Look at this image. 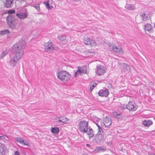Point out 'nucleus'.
I'll return each instance as SVG.
<instances>
[{"instance_id": "cd10ccee", "label": "nucleus", "mask_w": 155, "mask_h": 155, "mask_svg": "<svg viewBox=\"0 0 155 155\" xmlns=\"http://www.w3.org/2000/svg\"><path fill=\"white\" fill-rule=\"evenodd\" d=\"M90 38L87 37L85 38L84 40V42L85 44L87 45H89L91 43H90Z\"/></svg>"}, {"instance_id": "412c9836", "label": "nucleus", "mask_w": 155, "mask_h": 155, "mask_svg": "<svg viewBox=\"0 0 155 155\" xmlns=\"http://www.w3.org/2000/svg\"><path fill=\"white\" fill-rule=\"evenodd\" d=\"M13 0H6L5 6L7 8L11 7L12 5Z\"/></svg>"}, {"instance_id": "f3484780", "label": "nucleus", "mask_w": 155, "mask_h": 155, "mask_svg": "<svg viewBox=\"0 0 155 155\" xmlns=\"http://www.w3.org/2000/svg\"><path fill=\"white\" fill-rule=\"evenodd\" d=\"M144 29L145 31H147L149 33L153 32V28L150 24H147L144 26Z\"/></svg>"}, {"instance_id": "20e7f679", "label": "nucleus", "mask_w": 155, "mask_h": 155, "mask_svg": "<svg viewBox=\"0 0 155 155\" xmlns=\"http://www.w3.org/2000/svg\"><path fill=\"white\" fill-rule=\"evenodd\" d=\"M6 20L7 23L11 28H13L18 26V25L17 23V20L11 15H9L7 17Z\"/></svg>"}, {"instance_id": "5701e85b", "label": "nucleus", "mask_w": 155, "mask_h": 155, "mask_svg": "<svg viewBox=\"0 0 155 155\" xmlns=\"http://www.w3.org/2000/svg\"><path fill=\"white\" fill-rule=\"evenodd\" d=\"M125 7L128 10H132L135 8V6L133 4H127Z\"/></svg>"}, {"instance_id": "0eeeda50", "label": "nucleus", "mask_w": 155, "mask_h": 155, "mask_svg": "<svg viewBox=\"0 0 155 155\" xmlns=\"http://www.w3.org/2000/svg\"><path fill=\"white\" fill-rule=\"evenodd\" d=\"M86 69L87 67L86 66L78 67V70L75 73V76L76 77L79 75L86 74L87 72Z\"/></svg>"}, {"instance_id": "a211bd4d", "label": "nucleus", "mask_w": 155, "mask_h": 155, "mask_svg": "<svg viewBox=\"0 0 155 155\" xmlns=\"http://www.w3.org/2000/svg\"><path fill=\"white\" fill-rule=\"evenodd\" d=\"M104 135V134H97L95 136V140L101 141L103 139Z\"/></svg>"}, {"instance_id": "c9c22d12", "label": "nucleus", "mask_w": 155, "mask_h": 155, "mask_svg": "<svg viewBox=\"0 0 155 155\" xmlns=\"http://www.w3.org/2000/svg\"><path fill=\"white\" fill-rule=\"evenodd\" d=\"M124 67H126V69L128 70L130 69V67L129 66L127 65V64H124Z\"/></svg>"}, {"instance_id": "ddd939ff", "label": "nucleus", "mask_w": 155, "mask_h": 155, "mask_svg": "<svg viewBox=\"0 0 155 155\" xmlns=\"http://www.w3.org/2000/svg\"><path fill=\"white\" fill-rule=\"evenodd\" d=\"M138 16L141 18L142 21H146L150 19V17L144 12H140Z\"/></svg>"}, {"instance_id": "473e14b6", "label": "nucleus", "mask_w": 155, "mask_h": 155, "mask_svg": "<svg viewBox=\"0 0 155 155\" xmlns=\"http://www.w3.org/2000/svg\"><path fill=\"white\" fill-rule=\"evenodd\" d=\"M90 43L91 44H90L92 46H95L96 45V43L95 41L94 40H92L90 39Z\"/></svg>"}, {"instance_id": "4c0bfd02", "label": "nucleus", "mask_w": 155, "mask_h": 155, "mask_svg": "<svg viewBox=\"0 0 155 155\" xmlns=\"http://www.w3.org/2000/svg\"><path fill=\"white\" fill-rule=\"evenodd\" d=\"M4 139H5V138L4 136H0V139L3 140Z\"/></svg>"}, {"instance_id": "72a5a7b5", "label": "nucleus", "mask_w": 155, "mask_h": 155, "mask_svg": "<svg viewBox=\"0 0 155 155\" xmlns=\"http://www.w3.org/2000/svg\"><path fill=\"white\" fill-rule=\"evenodd\" d=\"M37 11L39 12L40 10L39 5V4H36L33 6Z\"/></svg>"}, {"instance_id": "1a4fd4ad", "label": "nucleus", "mask_w": 155, "mask_h": 155, "mask_svg": "<svg viewBox=\"0 0 155 155\" xmlns=\"http://www.w3.org/2000/svg\"><path fill=\"white\" fill-rule=\"evenodd\" d=\"M106 72V68L102 65L97 67L96 74L99 76L104 74Z\"/></svg>"}, {"instance_id": "f704fd0d", "label": "nucleus", "mask_w": 155, "mask_h": 155, "mask_svg": "<svg viewBox=\"0 0 155 155\" xmlns=\"http://www.w3.org/2000/svg\"><path fill=\"white\" fill-rule=\"evenodd\" d=\"M15 10H10L8 11V13L9 14H13L15 13Z\"/></svg>"}, {"instance_id": "f257e3e1", "label": "nucleus", "mask_w": 155, "mask_h": 155, "mask_svg": "<svg viewBox=\"0 0 155 155\" xmlns=\"http://www.w3.org/2000/svg\"><path fill=\"white\" fill-rule=\"evenodd\" d=\"M25 45V41L21 40L15 44L11 48V52L13 55H10L9 64L12 67H15L19 60L22 58L24 54Z\"/></svg>"}, {"instance_id": "37998d69", "label": "nucleus", "mask_w": 155, "mask_h": 155, "mask_svg": "<svg viewBox=\"0 0 155 155\" xmlns=\"http://www.w3.org/2000/svg\"><path fill=\"white\" fill-rule=\"evenodd\" d=\"M58 1H61L62 0H57Z\"/></svg>"}, {"instance_id": "b1692460", "label": "nucleus", "mask_w": 155, "mask_h": 155, "mask_svg": "<svg viewBox=\"0 0 155 155\" xmlns=\"http://www.w3.org/2000/svg\"><path fill=\"white\" fill-rule=\"evenodd\" d=\"M59 40L61 41L65 40L66 38V35L64 34H61L58 36Z\"/></svg>"}, {"instance_id": "c756f323", "label": "nucleus", "mask_w": 155, "mask_h": 155, "mask_svg": "<svg viewBox=\"0 0 155 155\" xmlns=\"http://www.w3.org/2000/svg\"><path fill=\"white\" fill-rule=\"evenodd\" d=\"M9 31L8 30H5L0 31V35H4L9 33Z\"/></svg>"}, {"instance_id": "9b49d317", "label": "nucleus", "mask_w": 155, "mask_h": 155, "mask_svg": "<svg viewBox=\"0 0 155 155\" xmlns=\"http://www.w3.org/2000/svg\"><path fill=\"white\" fill-rule=\"evenodd\" d=\"M15 140L21 144H23L24 145L29 146V144L27 141L24 140V139L20 137H16L15 138Z\"/></svg>"}, {"instance_id": "39448f33", "label": "nucleus", "mask_w": 155, "mask_h": 155, "mask_svg": "<svg viewBox=\"0 0 155 155\" xmlns=\"http://www.w3.org/2000/svg\"><path fill=\"white\" fill-rule=\"evenodd\" d=\"M112 124V122L110 118L107 117H104L103 122L101 123V127L105 130H107Z\"/></svg>"}, {"instance_id": "ea45409f", "label": "nucleus", "mask_w": 155, "mask_h": 155, "mask_svg": "<svg viewBox=\"0 0 155 155\" xmlns=\"http://www.w3.org/2000/svg\"><path fill=\"white\" fill-rule=\"evenodd\" d=\"M55 120H56L57 122H59V121H58V119H56V117L55 118Z\"/></svg>"}, {"instance_id": "2eb2a0df", "label": "nucleus", "mask_w": 155, "mask_h": 155, "mask_svg": "<svg viewBox=\"0 0 155 155\" xmlns=\"http://www.w3.org/2000/svg\"><path fill=\"white\" fill-rule=\"evenodd\" d=\"M56 119H58L59 122H62V124L67 123L69 120L66 117L62 116L56 117Z\"/></svg>"}, {"instance_id": "6e6552de", "label": "nucleus", "mask_w": 155, "mask_h": 155, "mask_svg": "<svg viewBox=\"0 0 155 155\" xmlns=\"http://www.w3.org/2000/svg\"><path fill=\"white\" fill-rule=\"evenodd\" d=\"M126 108L130 111H134L136 110L137 107L135 104L133 102H129L126 106L124 107V109Z\"/></svg>"}, {"instance_id": "9d476101", "label": "nucleus", "mask_w": 155, "mask_h": 155, "mask_svg": "<svg viewBox=\"0 0 155 155\" xmlns=\"http://www.w3.org/2000/svg\"><path fill=\"white\" fill-rule=\"evenodd\" d=\"M45 49L47 52L53 51L54 49V47L52 45V44L51 42H48L45 44Z\"/></svg>"}, {"instance_id": "4468645a", "label": "nucleus", "mask_w": 155, "mask_h": 155, "mask_svg": "<svg viewBox=\"0 0 155 155\" xmlns=\"http://www.w3.org/2000/svg\"><path fill=\"white\" fill-rule=\"evenodd\" d=\"M84 133H86L87 134L89 139L92 137L94 136V131L90 127H88V128L87 130V132H84Z\"/></svg>"}, {"instance_id": "aec40b11", "label": "nucleus", "mask_w": 155, "mask_h": 155, "mask_svg": "<svg viewBox=\"0 0 155 155\" xmlns=\"http://www.w3.org/2000/svg\"><path fill=\"white\" fill-rule=\"evenodd\" d=\"M5 148L4 145L1 144L0 145V155H4L5 153Z\"/></svg>"}, {"instance_id": "c85d7f7f", "label": "nucleus", "mask_w": 155, "mask_h": 155, "mask_svg": "<svg viewBox=\"0 0 155 155\" xmlns=\"http://www.w3.org/2000/svg\"><path fill=\"white\" fill-rule=\"evenodd\" d=\"M59 131V128L58 127H54L52 128L51 132L52 133H57Z\"/></svg>"}, {"instance_id": "a878e982", "label": "nucleus", "mask_w": 155, "mask_h": 155, "mask_svg": "<svg viewBox=\"0 0 155 155\" xmlns=\"http://www.w3.org/2000/svg\"><path fill=\"white\" fill-rule=\"evenodd\" d=\"M121 113H119L117 112H116L115 111H114L113 112V115L115 117L117 118H120Z\"/></svg>"}, {"instance_id": "a19ab883", "label": "nucleus", "mask_w": 155, "mask_h": 155, "mask_svg": "<svg viewBox=\"0 0 155 155\" xmlns=\"http://www.w3.org/2000/svg\"><path fill=\"white\" fill-rule=\"evenodd\" d=\"M149 155H155V154L154 153H150V154Z\"/></svg>"}, {"instance_id": "2f4dec72", "label": "nucleus", "mask_w": 155, "mask_h": 155, "mask_svg": "<svg viewBox=\"0 0 155 155\" xmlns=\"http://www.w3.org/2000/svg\"><path fill=\"white\" fill-rule=\"evenodd\" d=\"M44 4L45 5L46 8L48 9H51L52 8V7L50 6L49 1H47L46 2H44Z\"/></svg>"}, {"instance_id": "7ed1b4c3", "label": "nucleus", "mask_w": 155, "mask_h": 155, "mask_svg": "<svg viewBox=\"0 0 155 155\" xmlns=\"http://www.w3.org/2000/svg\"><path fill=\"white\" fill-rule=\"evenodd\" d=\"M16 15L21 19L26 18L28 15L27 10L24 8H20L18 9Z\"/></svg>"}, {"instance_id": "423d86ee", "label": "nucleus", "mask_w": 155, "mask_h": 155, "mask_svg": "<svg viewBox=\"0 0 155 155\" xmlns=\"http://www.w3.org/2000/svg\"><path fill=\"white\" fill-rule=\"evenodd\" d=\"M88 123L87 121L82 120L81 121L79 124V130L83 133L87 132L88 128Z\"/></svg>"}, {"instance_id": "7c9ffc66", "label": "nucleus", "mask_w": 155, "mask_h": 155, "mask_svg": "<svg viewBox=\"0 0 155 155\" xmlns=\"http://www.w3.org/2000/svg\"><path fill=\"white\" fill-rule=\"evenodd\" d=\"M91 85L90 86V91H91L93 89V88H94V87L96 86L97 84L95 83L92 82L91 83Z\"/></svg>"}, {"instance_id": "393cba45", "label": "nucleus", "mask_w": 155, "mask_h": 155, "mask_svg": "<svg viewBox=\"0 0 155 155\" xmlns=\"http://www.w3.org/2000/svg\"><path fill=\"white\" fill-rule=\"evenodd\" d=\"M8 50H6L4 51L1 54L0 56V58L1 59L3 58L8 53Z\"/></svg>"}, {"instance_id": "4be33fe9", "label": "nucleus", "mask_w": 155, "mask_h": 155, "mask_svg": "<svg viewBox=\"0 0 155 155\" xmlns=\"http://www.w3.org/2000/svg\"><path fill=\"white\" fill-rule=\"evenodd\" d=\"M106 149L103 147H96L95 150L98 152H104L105 151Z\"/></svg>"}, {"instance_id": "f03ea898", "label": "nucleus", "mask_w": 155, "mask_h": 155, "mask_svg": "<svg viewBox=\"0 0 155 155\" xmlns=\"http://www.w3.org/2000/svg\"><path fill=\"white\" fill-rule=\"evenodd\" d=\"M58 78L61 81L65 82L70 80L71 75L66 71H59L57 74Z\"/></svg>"}, {"instance_id": "e433bc0d", "label": "nucleus", "mask_w": 155, "mask_h": 155, "mask_svg": "<svg viewBox=\"0 0 155 155\" xmlns=\"http://www.w3.org/2000/svg\"><path fill=\"white\" fill-rule=\"evenodd\" d=\"M19 153L18 151H16L15 152L14 155H19Z\"/></svg>"}, {"instance_id": "f8f14e48", "label": "nucleus", "mask_w": 155, "mask_h": 155, "mask_svg": "<svg viewBox=\"0 0 155 155\" xmlns=\"http://www.w3.org/2000/svg\"><path fill=\"white\" fill-rule=\"evenodd\" d=\"M108 90L106 88H104L100 90L98 94L100 96L107 97L109 94Z\"/></svg>"}, {"instance_id": "bb28decb", "label": "nucleus", "mask_w": 155, "mask_h": 155, "mask_svg": "<svg viewBox=\"0 0 155 155\" xmlns=\"http://www.w3.org/2000/svg\"><path fill=\"white\" fill-rule=\"evenodd\" d=\"M96 125L98 127V131L97 134H104V131L102 130V128H101V127L98 124H96Z\"/></svg>"}, {"instance_id": "dca6fc26", "label": "nucleus", "mask_w": 155, "mask_h": 155, "mask_svg": "<svg viewBox=\"0 0 155 155\" xmlns=\"http://www.w3.org/2000/svg\"><path fill=\"white\" fill-rule=\"evenodd\" d=\"M112 49L114 51L118 53L122 54L124 53V51L121 48L120 46L117 47L115 45H114L112 47Z\"/></svg>"}, {"instance_id": "6ab92c4d", "label": "nucleus", "mask_w": 155, "mask_h": 155, "mask_svg": "<svg viewBox=\"0 0 155 155\" xmlns=\"http://www.w3.org/2000/svg\"><path fill=\"white\" fill-rule=\"evenodd\" d=\"M153 122L150 120H144L143 122V124L144 126L148 127L152 125Z\"/></svg>"}, {"instance_id": "79ce46f5", "label": "nucleus", "mask_w": 155, "mask_h": 155, "mask_svg": "<svg viewBox=\"0 0 155 155\" xmlns=\"http://www.w3.org/2000/svg\"><path fill=\"white\" fill-rule=\"evenodd\" d=\"M83 155H88L87 154L85 153V154H83Z\"/></svg>"}, {"instance_id": "c03bdc74", "label": "nucleus", "mask_w": 155, "mask_h": 155, "mask_svg": "<svg viewBox=\"0 0 155 155\" xmlns=\"http://www.w3.org/2000/svg\"><path fill=\"white\" fill-rule=\"evenodd\" d=\"M154 28H155V24H154Z\"/></svg>"}, {"instance_id": "58836bf2", "label": "nucleus", "mask_w": 155, "mask_h": 155, "mask_svg": "<svg viewBox=\"0 0 155 155\" xmlns=\"http://www.w3.org/2000/svg\"><path fill=\"white\" fill-rule=\"evenodd\" d=\"M86 146H87L88 147H90V145L89 144H86Z\"/></svg>"}]
</instances>
